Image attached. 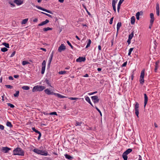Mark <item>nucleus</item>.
<instances>
[{
    "label": "nucleus",
    "instance_id": "1",
    "mask_svg": "<svg viewBox=\"0 0 160 160\" xmlns=\"http://www.w3.org/2000/svg\"><path fill=\"white\" fill-rule=\"evenodd\" d=\"M13 154L15 155L24 156V152L21 148H17L14 149L13 151Z\"/></svg>",
    "mask_w": 160,
    "mask_h": 160
},
{
    "label": "nucleus",
    "instance_id": "2",
    "mask_svg": "<svg viewBox=\"0 0 160 160\" xmlns=\"http://www.w3.org/2000/svg\"><path fill=\"white\" fill-rule=\"evenodd\" d=\"M33 151L34 152L38 154H40L45 156H47L48 155V152H47L39 149L36 148H35Z\"/></svg>",
    "mask_w": 160,
    "mask_h": 160
},
{
    "label": "nucleus",
    "instance_id": "3",
    "mask_svg": "<svg viewBox=\"0 0 160 160\" xmlns=\"http://www.w3.org/2000/svg\"><path fill=\"white\" fill-rule=\"evenodd\" d=\"M46 88L45 87L42 86L37 85L33 87L32 91L33 92L36 91H41Z\"/></svg>",
    "mask_w": 160,
    "mask_h": 160
},
{
    "label": "nucleus",
    "instance_id": "4",
    "mask_svg": "<svg viewBox=\"0 0 160 160\" xmlns=\"http://www.w3.org/2000/svg\"><path fill=\"white\" fill-rule=\"evenodd\" d=\"M145 69H143L141 72L140 76V83L143 84L144 82V74H145Z\"/></svg>",
    "mask_w": 160,
    "mask_h": 160
},
{
    "label": "nucleus",
    "instance_id": "5",
    "mask_svg": "<svg viewBox=\"0 0 160 160\" xmlns=\"http://www.w3.org/2000/svg\"><path fill=\"white\" fill-rule=\"evenodd\" d=\"M139 107V105L138 103L137 102H136L134 108L135 111V114L138 117V115L139 114V112L138 110Z\"/></svg>",
    "mask_w": 160,
    "mask_h": 160
},
{
    "label": "nucleus",
    "instance_id": "6",
    "mask_svg": "<svg viewBox=\"0 0 160 160\" xmlns=\"http://www.w3.org/2000/svg\"><path fill=\"white\" fill-rule=\"evenodd\" d=\"M46 62L45 60H43L42 64L41 73L43 74L44 73L46 68Z\"/></svg>",
    "mask_w": 160,
    "mask_h": 160
},
{
    "label": "nucleus",
    "instance_id": "7",
    "mask_svg": "<svg viewBox=\"0 0 160 160\" xmlns=\"http://www.w3.org/2000/svg\"><path fill=\"white\" fill-rule=\"evenodd\" d=\"M66 49V46L63 44H62L61 45L58 47V51L59 52H61L62 51L65 50Z\"/></svg>",
    "mask_w": 160,
    "mask_h": 160
},
{
    "label": "nucleus",
    "instance_id": "8",
    "mask_svg": "<svg viewBox=\"0 0 160 160\" xmlns=\"http://www.w3.org/2000/svg\"><path fill=\"white\" fill-rule=\"evenodd\" d=\"M91 99L94 103H97L99 101V99L97 96H94L91 97Z\"/></svg>",
    "mask_w": 160,
    "mask_h": 160
},
{
    "label": "nucleus",
    "instance_id": "9",
    "mask_svg": "<svg viewBox=\"0 0 160 160\" xmlns=\"http://www.w3.org/2000/svg\"><path fill=\"white\" fill-rule=\"evenodd\" d=\"M36 7L37 8H38L39 9L46 12H48L50 14H52V12L51 11L42 8L41 7H40L38 6H36Z\"/></svg>",
    "mask_w": 160,
    "mask_h": 160
},
{
    "label": "nucleus",
    "instance_id": "10",
    "mask_svg": "<svg viewBox=\"0 0 160 160\" xmlns=\"http://www.w3.org/2000/svg\"><path fill=\"white\" fill-rule=\"evenodd\" d=\"M14 2L17 5H20L23 4V0H14Z\"/></svg>",
    "mask_w": 160,
    "mask_h": 160
},
{
    "label": "nucleus",
    "instance_id": "11",
    "mask_svg": "<svg viewBox=\"0 0 160 160\" xmlns=\"http://www.w3.org/2000/svg\"><path fill=\"white\" fill-rule=\"evenodd\" d=\"M45 92L48 95H53L55 94L53 92L51 91L49 89H47L44 90Z\"/></svg>",
    "mask_w": 160,
    "mask_h": 160
},
{
    "label": "nucleus",
    "instance_id": "12",
    "mask_svg": "<svg viewBox=\"0 0 160 160\" xmlns=\"http://www.w3.org/2000/svg\"><path fill=\"white\" fill-rule=\"evenodd\" d=\"M150 15L151 18V19L150 20V23L152 24L154 20V14L153 13H151Z\"/></svg>",
    "mask_w": 160,
    "mask_h": 160
},
{
    "label": "nucleus",
    "instance_id": "13",
    "mask_svg": "<svg viewBox=\"0 0 160 160\" xmlns=\"http://www.w3.org/2000/svg\"><path fill=\"white\" fill-rule=\"evenodd\" d=\"M11 150V148L7 147H3L2 149V151L4 153L8 152Z\"/></svg>",
    "mask_w": 160,
    "mask_h": 160
},
{
    "label": "nucleus",
    "instance_id": "14",
    "mask_svg": "<svg viewBox=\"0 0 160 160\" xmlns=\"http://www.w3.org/2000/svg\"><path fill=\"white\" fill-rule=\"evenodd\" d=\"M86 60L85 58L83 57H79L78 58H77L76 61L78 62H84Z\"/></svg>",
    "mask_w": 160,
    "mask_h": 160
},
{
    "label": "nucleus",
    "instance_id": "15",
    "mask_svg": "<svg viewBox=\"0 0 160 160\" xmlns=\"http://www.w3.org/2000/svg\"><path fill=\"white\" fill-rule=\"evenodd\" d=\"M144 107L145 108L147 104L148 101V97L146 94H144Z\"/></svg>",
    "mask_w": 160,
    "mask_h": 160
},
{
    "label": "nucleus",
    "instance_id": "16",
    "mask_svg": "<svg viewBox=\"0 0 160 160\" xmlns=\"http://www.w3.org/2000/svg\"><path fill=\"white\" fill-rule=\"evenodd\" d=\"M49 22V20H48L46 19L45 21H43L40 23L38 24V26H40L44 25L48 23Z\"/></svg>",
    "mask_w": 160,
    "mask_h": 160
},
{
    "label": "nucleus",
    "instance_id": "17",
    "mask_svg": "<svg viewBox=\"0 0 160 160\" xmlns=\"http://www.w3.org/2000/svg\"><path fill=\"white\" fill-rule=\"evenodd\" d=\"M123 1H122L121 0H120L118 5V7H117V10L118 12H119V9L120 8V6L121 4L123 2Z\"/></svg>",
    "mask_w": 160,
    "mask_h": 160
},
{
    "label": "nucleus",
    "instance_id": "18",
    "mask_svg": "<svg viewBox=\"0 0 160 160\" xmlns=\"http://www.w3.org/2000/svg\"><path fill=\"white\" fill-rule=\"evenodd\" d=\"M54 95H56V96H57L58 97L60 98H67V97L66 96H62V95L58 93H56L54 94Z\"/></svg>",
    "mask_w": 160,
    "mask_h": 160
},
{
    "label": "nucleus",
    "instance_id": "19",
    "mask_svg": "<svg viewBox=\"0 0 160 160\" xmlns=\"http://www.w3.org/2000/svg\"><path fill=\"white\" fill-rule=\"evenodd\" d=\"M122 23L121 22H118V23L117 26V33H118L120 28L121 26Z\"/></svg>",
    "mask_w": 160,
    "mask_h": 160
},
{
    "label": "nucleus",
    "instance_id": "20",
    "mask_svg": "<svg viewBox=\"0 0 160 160\" xmlns=\"http://www.w3.org/2000/svg\"><path fill=\"white\" fill-rule=\"evenodd\" d=\"M159 63V61H157L155 63V72H157V70L158 68V64Z\"/></svg>",
    "mask_w": 160,
    "mask_h": 160
},
{
    "label": "nucleus",
    "instance_id": "21",
    "mask_svg": "<svg viewBox=\"0 0 160 160\" xmlns=\"http://www.w3.org/2000/svg\"><path fill=\"white\" fill-rule=\"evenodd\" d=\"M64 155H65V158L68 160H71L73 158L71 156H70L68 154H66Z\"/></svg>",
    "mask_w": 160,
    "mask_h": 160
},
{
    "label": "nucleus",
    "instance_id": "22",
    "mask_svg": "<svg viewBox=\"0 0 160 160\" xmlns=\"http://www.w3.org/2000/svg\"><path fill=\"white\" fill-rule=\"evenodd\" d=\"M127 154L124 152L122 154V157L124 160H127L128 157Z\"/></svg>",
    "mask_w": 160,
    "mask_h": 160
},
{
    "label": "nucleus",
    "instance_id": "23",
    "mask_svg": "<svg viewBox=\"0 0 160 160\" xmlns=\"http://www.w3.org/2000/svg\"><path fill=\"white\" fill-rule=\"evenodd\" d=\"M131 23L133 24L135 22V17L134 16H132L131 18Z\"/></svg>",
    "mask_w": 160,
    "mask_h": 160
},
{
    "label": "nucleus",
    "instance_id": "24",
    "mask_svg": "<svg viewBox=\"0 0 160 160\" xmlns=\"http://www.w3.org/2000/svg\"><path fill=\"white\" fill-rule=\"evenodd\" d=\"M91 43V41L90 39L88 40V43L86 47V48H88L90 46V44Z\"/></svg>",
    "mask_w": 160,
    "mask_h": 160
},
{
    "label": "nucleus",
    "instance_id": "25",
    "mask_svg": "<svg viewBox=\"0 0 160 160\" xmlns=\"http://www.w3.org/2000/svg\"><path fill=\"white\" fill-rule=\"evenodd\" d=\"M22 89L24 90H28L30 89L29 86H24L22 87Z\"/></svg>",
    "mask_w": 160,
    "mask_h": 160
},
{
    "label": "nucleus",
    "instance_id": "26",
    "mask_svg": "<svg viewBox=\"0 0 160 160\" xmlns=\"http://www.w3.org/2000/svg\"><path fill=\"white\" fill-rule=\"evenodd\" d=\"M132 151V150L131 149L129 148V149H128L124 152L126 154H127L128 155L129 153L131 152Z\"/></svg>",
    "mask_w": 160,
    "mask_h": 160
},
{
    "label": "nucleus",
    "instance_id": "27",
    "mask_svg": "<svg viewBox=\"0 0 160 160\" xmlns=\"http://www.w3.org/2000/svg\"><path fill=\"white\" fill-rule=\"evenodd\" d=\"M8 3L12 6V7H14L15 6V5L14 4V1L13 2L11 1H10L8 2Z\"/></svg>",
    "mask_w": 160,
    "mask_h": 160
},
{
    "label": "nucleus",
    "instance_id": "28",
    "mask_svg": "<svg viewBox=\"0 0 160 160\" xmlns=\"http://www.w3.org/2000/svg\"><path fill=\"white\" fill-rule=\"evenodd\" d=\"M134 36L133 32H132L129 35L128 38L130 39H132Z\"/></svg>",
    "mask_w": 160,
    "mask_h": 160
},
{
    "label": "nucleus",
    "instance_id": "29",
    "mask_svg": "<svg viewBox=\"0 0 160 160\" xmlns=\"http://www.w3.org/2000/svg\"><path fill=\"white\" fill-rule=\"evenodd\" d=\"M2 45H4L6 48H9V44L8 43H6V42H3Z\"/></svg>",
    "mask_w": 160,
    "mask_h": 160
},
{
    "label": "nucleus",
    "instance_id": "30",
    "mask_svg": "<svg viewBox=\"0 0 160 160\" xmlns=\"http://www.w3.org/2000/svg\"><path fill=\"white\" fill-rule=\"evenodd\" d=\"M118 0H113L112 2V6H115Z\"/></svg>",
    "mask_w": 160,
    "mask_h": 160
},
{
    "label": "nucleus",
    "instance_id": "31",
    "mask_svg": "<svg viewBox=\"0 0 160 160\" xmlns=\"http://www.w3.org/2000/svg\"><path fill=\"white\" fill-rule=\"evenodd\" d=\"M52 28L48 27L44 28L43 30L44 31L46 32L48 30H52Z\"/></svg>",
    "mask_w": 160,
    "mask_h": 160
},
{
    "label": "nucleus",
    "instance_id": "32",
    "mask_svg": "<svg viewBox=\"0 0 160 160\" xmlns=\"http://www.w3.org/2000/svg\"><path fill=\"white\" fill-rule=\"evenodd\" d=\"M28 18H26V19L23 20L22 22V23H21L22 24H26L28 22Z\"/></svg>",
    "mask_w": 160,
    "mask_h": 160
},
{
    "label": "nucleus",
    "instance_id": "33",
    "mask_svg": "<svg viewBox=\"0 0 160 160\" xmlns=\"http://www.w3.org/2000/svg\"><path fill=\"white\" fill-rule=\"evenodd\" d=\"M67 71H61L58 72L59 74H65L66 73Z\"/></svg>",
    "mask_w": 160,
    "mask_h": 160
},
{
    "label": "nucleus",
    "instance_id": "34",
    "mask_svg": "<svg viewBox=\"0 0 160 160\" xmlns=\"http://www.w3.org/2000/svg\"><path fill=\"white\" fill-rule=\"evenodd\" d=\"M6 125L8 127H12V125L11 123V122H10L8 121L6 123Z\"/></svg>",
    "mask_w": 160,
    "mask_h": 160
},
{
    "label": "nucleus",
    "instance_id": "35",
    "mask_svg": "<svg viewBox=\"0 0 160 160\" xmlns=\"http://www.w3.org/2000/svg\"><path fill=\"white\" fill-rule=\"evenodd\" d=\"M85 100L88 102H90V101H90V99L89 98L88 96H85Z\"/></svg>",
    "mask_w": 160,
    "mask_h": 160
},
{
    "label": "nucleus",
    "instance_id": "36",
    "mask_svg": "<svg viewBox=\"0 0 160 160\" xmlns=\"http://www.w3.org/2000/svg\"><path fill=\"white\" fill-rule=\"evenodd\" d=\"M29 63V62L25 61H23L22 62V64L23 65H25Z\"/></svg>",
    "mask_w": 160,
    "mask_h": 160
},
{
    "label": "nucleus",
    "instance_id": "37",
    "mask_svg": "<svg viewBox=\"0 0 160 160\" xmlns=\"http://www.w3.org/2000/svg\"><path fill=\"white\" fill-rule=\"evenodd\" d=\"M133 48H131L129 49V52H128V56L130 55L131 53V52H132V50H133Z\"/></svg>",
    "mask_w": 160,
    "mask_h": 160
},
{
    "label": "nucleus",
    "instance_id": "38",
    "mask_svg": "<svg viewBox=\"0 0 160 160\" xmlns=\"http://www.w3.org/2000/svg\"><path fill=\"white\" fill-rule=\"evenodd\" d=\"M8 49L6 48H3L1 49V51L2 52H5L8 51Z\"/></svg>",
    "mask_w": 160,
    "mask_h": 160
},
{
    "label": "nucleus",
    "instance_id": "39",
    "mask_svg": "<svg viewBox=\"0 0 160 160\" xmlns=\"http://www.w3.org/2000/svg\"><path fill=\"white\" fill-rule=\"evenodd\" d=\"M19 91H17L16 92V93L14 94V96L15 97H18V96L19 95Z\"/></svg>",
    "mask_w": 160,
    "mask_h": 160
},
{
    "label": "nucleus",
    "instance_id": "40",
    "mask_svg": "<svg viewBox=\"0 0 160 160\" xmlns=\"http://www.w3.org/2000/svg\"><path fill=\"white\" fill-rule=\"evenodd\" d=\"M7 105L8 106H9L11 108H13L15 107L13 104H11L10 103H8Z\"/></svg>",
    "mask_w": 160,
    "mask_h": 160
},
{
    "label": "nucleus",
    "instance_id": "41",
    "mask_svg": "<svg viewBox=\"0 0 160 160\" xmlns=\"http://www.w3.org/2000/svg\"><path fill=\"white\" fill-rule=\"evenodd\" d=\"M82 123V122H76L75 125L76 126H81Z\"/></svg>",
    "mask_w": 160,
    "mask_h": 160
},
{
    "label": "nucleus",
    "instance_id": "42",
    "mask_svg": "<svg viewBox=\"0 0 160 160\" xmlns=\"http://www.w3.org/2000/svg\"><path fill=\"white\" fill-rule=\"evenodd\" d=\"M52 57H53V53H52L50 55V57L49 58V62H51L52 59Z\"/></svg>",
    "mask_w": 160,
    "mask_h": 160
},
{
    "label": "nucleus",
    "instance_id": "43",
    "mask_svg": "<svg viewBox=\"0 0 160 160\" xmlns=\"http://www.w3.org/2000/svg\"><path fill=\"white\" fill-rule=\"evenodd\" d=\"M42 12V13L46 15V16H48L49 17H50L51 18H52V16L51 15H50V14H47V13H45V12Z\"/></svg>",
    "mask_w": 160,
    "mask_h": 160
},
{
    "label": "nucleus",
    "instance_id": "44",
    "mask_svg": "<svg viewBox=\"0 0 160 160\" xmlns=\"http://www.w3.org/2000/svg\"><path fill=\"white\" fill-rule=\"evenodd\" d=\"M32 129L33 131H34V132H36L37 133H39V132H40L38 130L34 128H32Z\"/></svg>",
    "mask_w": 160,
    "mask_h": 160
},
{
    "label": "nucleus",
    "instance_id": "45",
    "mask_svg": "<svg viewBox=\"0 0 160 160\" xmlns=\"http://www.w3.org/2000/svg\"><path fill=\"white\" fill-rule=\"evenodd\" d=\"M50 115H57V114L56 112H52L49 113Z\"/></svg>",
    "mask_w": 160,
    "mask_h": 160
},
{
    "label": "nucleus",
    "instance_id": "46",
    "mask_svg": "<svg viewBox=\"0 0 160 160\" xmlns=\"http://www.w3.org/2000/svg\"><path fill=\"white\" fill-rule=\"evenodd\" d=\"M5 86L6 88H10V89H11L12 88V86L10 85H5Z\"/></svg>",
    "mask_w": 160,
    "mask_h": 160
},
{
    "label": "nucleus",
    "instance_id": "47",
    "mask_svg": "<svg viewBox=\"0 0 160 160\" xmlns=\"http://www.w3.org/2000/svg\"><path fill=\"white\" fill-rule=\"evenodd\" d=\"M69 99L71 100H75L78 99V98H76L70 97L69 98Z\"/></svg>",
    "mask_w": 160,
    "mask_h": 160
},
{
    "label": "nucleus",
    "instance_id": "48",
    "mask_svg": "<svg viewBox=\"0 0 160 160\" xmlns=\"http://www.w3.org/2000/svg\"><path fill=\"white\" fill-rule=\"evenodd\" d=\"M159 10V7L158 4L157 3L156 4V11Z\"/></svg>",
    "mask_w": 160,
    "mask_h": 160
},
{
    "label": "nucleus",
    "instance_id": "49",
    "mask_svg": "<svg viewBox=\"0 0 160 160\" xmlns=\"http://www.w3.org/2000/svg\"><path fill=\"white\" fill-rule=\"evenodd\" d=\"M4 126L3 125L0 124V129H1V130H2L4 129Z\"/></svg>",
    "mask_w": 160,
    "mask_h": 160
},
{
    "label": "nucleus",
    "instance_id": "50",
    "mask_svg": "<svg viewBox=\"0 0 160 160\" xmlns=\"http://www.w3.org/2000/svg\"><path fill=\"white\" fill-rule=\"evenodd\" d=\"M15 53H16V52L15 51H14L11 54L10 56V58H12V57L15 54Z\"/></svg>",
    "mask_w": 160,
    "mask_h": 160
},
{
    "label": "nucleus",
    "instance_id": "51",
    "mask_svg": "<svg viewBox=\"0 0 160 160\" xmlns=\"http://www.w3.org/2000/svg\"><path fill=\"white\" fill-rule=\"evenodd\" d=\"M113 19V17L111 18L110 19V20L109 22V23L110 24H112Z\"/></svg>",
    "mask_w": 160,
    "mask_h": 160
},
{
    "label": "nucleus",
    "instance_id": "52",
    "mask_svg": "<svg viewBox=\"0 0 160 160\" xmlns=\"http://www.w3.org/2000/svg\"><path fill=\"white\" fill-rule=\"evenodd\" d=\"M46 82L47 84H48L50 86L52 87V86L51 85V84L49 83L48 80H47L46 81Z\"/></svg>",
    "mask_w": 160,
    "mask_h": 160
},
{
    "label": "nucleus",
    "instance_id": "53",
    "mask_svg": "<svg viewBox=\"0 0 160 160\" xmlns=\"http://www.w3.org/2000/svg\"><path fill=\"white\" fill-rule=\"evenodd\" d=\"M97 92H92V93H88V94L89 95H93V94L97 93Z\"/></svg>",
    "mask_w": 160,
    "mask_h": 160
},
{
    "label": "nucleus",
    "instance_id": "54",
    "mask_svg": "<svg viewBox=\"0 0 160 160\" xmlns=\"http://www.w3.org/2000/svg\"><path fill=\"white\" fill-rule=\"evenodd\" d=\"M38 133L39 134V136L38 137V139L39 140L41 136V134L40 132L39 133Z\"/></svg>",
    "mask_w": 160,
    "mask_h": 160
},
{
    "label": "nucleus",
    "instance_id": "55",
    "mask_svg": "<svg viewBox=\"0 0 160 160\" xmlns=\"http://www.w3.org/2000/svg\"><path fill=\"white\" fill-rule=\"evenodd\" d=\"M8 79L9 80H13V78L11 76H9V77L8 78Z\"/></svg>",
    "mask_w": 160,
    "mask_h": 160
},
{
    "label": "nucleus",
    "instance_id": "56",
    "mask_svg": "<svg viewBox=\"0 0 160 160\" xmlns=\"http://www.w3.org/2000/svg\"><path fill=\"white\" fill-rule=\"evenodd\" d=\"M127 64V62H124L122 65V67H125L126 66Z\"/></svg>",
    "mask_w": 160,
    "mask_h": 160
},
{
    "label": "nucleus",
    "instance_id": "57",
    "mask_svg": "<svg viewBox=\"0 0 160 160\" xmlns=\"http://www.w3.org/2000/svg\"><path fill=\"white\" fill-rule=\"evenodd\" d=\"M140 13L139 12H137L136 14V17H139Z\"/></svg>",
    "mask_w": 160,
    "mask_h": 160
},
{
    "label": "nucleus",
    "instance_id": "58",
    "mask_svg": "<svg viewBox=\"0 0 160 160\" xmlns=\"http://www.w3.org/2000/svg\"><path fill=\"white\" fill-rule=\"evenodd\" d=\"M131 39H128L127 42L128 44V45L130 44L131 43Z\"/></svg>",
    "mask_w": 160,
    "mask_h": 160
},
{
    "label": "nucleus",
    "instance_id": "59",
    "mask_svg": "<svg viewBox=\"0 0 160 160\" xmlns=\"http://www.w3.org/2000/svg\"><path fill=\"white\" fill-rule=\"evenodd\" d=\"M156 14L158 16L159 15V10L156 11Z\"/></svg>",
    "mask_w": 160,
    "mask_h": 160
},
{
    "label": "nucleus",
    "instance_id": "60",
    "mask_svg": "<svg viewBox=\"0 0 160 160\" xmlns=\"http://www.w3.org/2000/svg\"><path fill=\"white\" fill-rule=\"evenodd\" d=\"M38 21V19L37 18H35L33 20V22H37Z\"/></svg>",
    "mask_w": 160,
    "mask_h": 160
},
{
    "label": "nucleus",
    "instance_id": "61",
    "mask_svg": "<svg viewBox=\"0 0 160 160\" xmlns=\"http://www.w3.org/2000/svg\"><path fill=\"white\" fill-rule=\"evenodd\" d=\"M113 8L114 12H116V6H112Z\"/></svg>",
    "mask_w": 160,
    "mask_h": 160
},
{
    "label": "nucleus",
    "instance_id": "62",
    "mask_svg": "<svg viewBox=\"0 0 160 160\" xmlns=\"http://www.w3.org/2000/svg\"><path fill=\"white\" fill-rule=\"evenodd\" d=\"M138 156H139V158L138 160H142L141 156L140 155H139Z\"/></svg>",
    "mask_w": 160,
    "mask_h": 160
},
{
    "label": "nucleus",
    "instance_id": "63",
    "mask_svg": "<svg viewBox=\"0 0 160 160\" xmlns=\"http://www.w3.org/2000/svg\"><path fill=\"white\" fill-rule=\"evenodd\" d=\"M14 77L15 78H18L19 77V75H14Z\"/></svg>",
    "mask_w": 160,
    "mask_h": 160
},
{
    "label": "nucleus",
    "instance_id": "64",
    "mask_svg": "<svg viewBox=\"0 0 160 160\" xmlns=\"http://www.w3.org/2000/svg\"><path fill=\"white\" fill-rule=\"evenodd\" d=\"M83 77H88V75L87 73L84 76H83Z\"/></svg>",
    "mask_w": 160,
    "mask_h": 160
}]
</instances>
